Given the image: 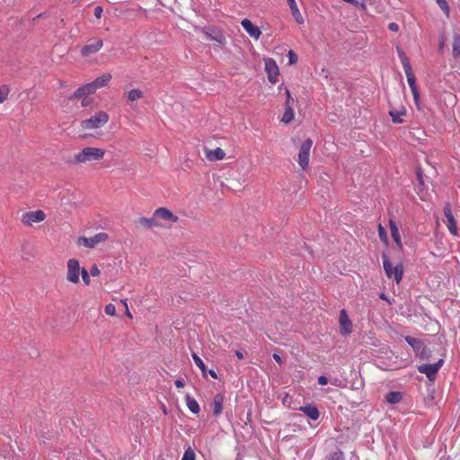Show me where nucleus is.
I'll return each instance as SVG.
<instances>
[{"mask_svg":"<svg viewBox=\"0 0 460 460\" xmlns=\"http://www.w3.org/2000/svg\"><path fill=\"white\" fill-rule=\"evenodd\" d=\"M90 275H92L93 277H97L100 275L101 271L99 270V268L97 267L96 264H93L91 269H90Z\"/></svg>","mask_w":460,"mask_h":460,"instance_id":"a18cd8bd","label":"nucleus"},{"mask_svg":"<svg viewBox=\"0 0 460 460\" xmlns=\"http://www.w3.org/2000/svg\"><path fill=\"white\" fill-rule=\"evenodd\" d=\"M383 266L387 278H394L397 284H399L403 276V267L401 263L393 266L386 254H383Z\"/></svg>","mask_w":460,"mask_h":460,"instance_id":"20e7f679","label":"nucleus"},{"mask_svg":"<svg viewBox=\"0 0 460 460\" xmlns=\"http://www.w3.org/2000/svg\"><path fill=\"white\" fill-rule=\"evenodd\" d=\"M285 93H286V96H287V100H286V102H285V107L293 108V106L295 104V100L292 98L290 91L286 88L285 89Z\"/></svg>","mask_w":460,"mask_h":460,"instance_id":"c9c22d12","label":"nucleus"},{"mask_svg":"<svg viewBox=\"0 0 460 460\" xmlns=\"http://www.w3.org/2000/svg\"><path fill=\"white\" fill-rule=\"evenodd\" d=\"M110 116L106 111H99L89 119L81 121V128L86 130L98 129L108 123Z\"/></svg>","mask_w":460,"mask_h":460,"instance_id":"f03ea898","label":"nucleus"},{"mask_svg":"<svg viewBox=\"0 0 460 460\" xmlns=\"http://www.w3.org/2000/svg\"><path fill=\"white\" fill-rule=\"evenodd\" d=\"M444 215L446 217V225H447L448 231L453 235H457L456 221L453 216L451 206L448 203H447L444 207Z\"/></svg>","mask_w":460,"mask_h":460,"instance_id":"f8f14e48","label":"nucleus"},{"mask_svg":"<svg viewBox=\"0 0 460 460\" xmlns=\"http://www.w3.org/2000/svg\"><path fill=\"white\" fill-rule=\"evenodd\" d=\"M288 6L290 8L291 13H292L293 17L295 18L296 22L298 24H303L304 18L298 9L296 3H290V4H288Z\"/></svg>","mask_w":460,"mask_h":460,"instance_id":"a878e982","label":"nucleus"},{"mask_svg":"<svg viewBox=\"0 0 460 460\" xmlns=\"http://www.w3.org/2000/svg\"><path fill=\"white\" fill-rule=\"evenodd\" d=\"M390 116L392 117V120L394 123H402V119L400 118L402 115L405 114V111H390Z\"/></svg>","mask_w":460,"mask_h":460,"instance_id":"7c9ffc66","label":"nucleus"},{"mask_svg":"<svg viewBox=\"0 0 460 460\" xmlns=\"http://www.w3.org/2000/svg\"><path fill=\"white\" fill-rule=\"evenodd\" d=\"M105 314L111 316H114L116 314V307L113 304H108L105 306Z\"/></svg>","mask_w":460,"mask_h":460,"instance_id":"a19ab883","label":"nucleus"},{"mask_svg":"<svg viewBox=\"0 0 460 460\" xmlns=\"http://www.w3.org/2000/svg\"><path fill=\"white\" fill-rule=\"evenodd\" d=\"M110 240V236L105 232H100L93 236H80L76 240V244L79 247H85L88 249H93L100 244L105 243Z\"/></svg>","mask_w":460,"mask_h":460,"instance_id":"7ed1b4c3","label":"nucleus"},{"mask_svg":"<svg viewBox=\"0 0 460 460\" xmlns=\"http://www.w3.org/2000/svg\"><path fill=\"white\" fill-rule=\"evenodd\" d=\"M125 313H126V315H127L128 318H130V319H132V318H133V316H132V314H131V313H130V311H129L128 307L125 308Z\"/></svg>","mask_w":460,"mask_h":460,"instance_id":"5fc2aeb1","label":"nucleus"},{"mask_svg":"<svg viewBox=\"0 0 460 460\" xmlns=\"http://www.w3.org/2000/svg\"><path fill=\"white\" fill-rule=\"evenodd\" d=\"M388 28H389V30H391L392 31H398V30H399V26H398V24H397V23H395V22H391V23H389Z\"/></svg>","mask_w":460,"mask_h":460,"instance_id":"09e8293b","label":"nucleus"},{"mask_svg":"<svg viewBox=\"0 0 460 460\" xmlns=\"http://www.w3.org/2000/svg\"><path fill=\"white\" fill-rule=\"evenodd\" d=\"M80 276L82 277V280L84 282V286H89L91 279H90V273L87 271L85 268L82 269Z\"/></svg>","mask_w":460,"mask_h":460,"instance_id":"f704fd0d","label":"nucleus"},{"mask_svg":"<svg viewBox=\"0 0 460 460\" xmlns=\"http://www.w3.org/2000/svg\"><path fill=\"white\" fill-rule=\"evenodd\" d=\"M192 358H193L195 364L197 365V367L203 372V374H205L206 366H205L203 360L195 353L192 354Z\"/></svg>","mask_w":460,"mask_h":460,"instance_id":"2f4dec72","label":"nucleus"},{"mask_svg":"<svg viewBox=\"0 0 460 460\" xmlns=\"http://www.w3.org/2000/svg\"><path fill=\"white\" fill-rule=\"evenodd\" d=\"M120 302H121L122 305H124L125 308L128 307L127 300H121Z\"/></svg>","mask_w":460,"mask_h":460,"instance_id":"4d7b16f0","label":"nucleus"},{"mask_svg":"<svg viewBox=\"0 0 460 460\" xmlns=\"http://www.w3.org/2000/svg\"><path fill=\"white\" fill-rule=\"evenodd\" d=\"M241 25L243 30L250 35V37L254 40H258L261 34L260 28L256 25H253L252 22L249 19H243L241 22Z\"/></svg>","mask_w":460,"mask_h":460,"instance_id":"dca6fc26","label":"nucleus"},{"mask_svg":"<svg viewBox=\"0 0 460 460\" xmlns=\"http://www.w3.org/2000/svg\"><path fill=\"white\" fill-rule=\"evenodd\" d=\"M155 217L163 219L164 221H169L172 223H176L179 220V217L175 216L170 209L166 208H159L154 212Z\"/></svg>","mask_w":460,"mask_h":460,"instance_id":"4468645a","label":"nucleus"},{"mask_svg":"<svg viewBox=\"0 0 460 460\" xmlns=\"http://www.w3.org/2000/svg\"><path fill=\"white\" fill-rule=\"evenodd\" d=\"M289 64H296L298 60L296 54L293 50L288 51Z\"/></svg>","mask_w":460,"mask_h":460,"instance_id":"c03bdc74","label":"nucleus"},{"mask_svg":"<svg viewBox=\"0 0 460 460\" xmlns=\"http://www.w3.org/2000/svg\"><path fill=\"white\" fill-rule=\"evenodd\" d=\"M273 358L279 363V364H281L282 363V359H281V357L277 354V353H274L273 354Z\"/></svg>","mask_w":460,"mask_h":460,"instance_id":"3c124183","label":"nucleus"},{"mask_svg":"<svg viewBox=\"0 0 460 460\" xmlns=\"http://www.w3.org/2000/svg\"><path fill=\"white\" fill-rule=\"evenodd\" d=\"M288 6L290 8L291 13H292L293 17L295 18L296 22L298 24H303L304 18L298 9L296 3H290V4H288Z\"/></svg>","mask_w":460,"mask_h":460,"instance_id":"393cba45","label":"nucleus"},{"mask_svg":"<svg viewBox=\"0 0 460 460\" xmlns=\"http://www.w3.org/2000/svg\"><path fill=\"white\" fill-rule=\"evenodd\" d=\"M235 355H236V357H237L239 359H243V353L241 350H236V351H235Z\"/></svg>","mask_w":460,"mask_h":460,"instance_id":"603ef678","label":"nucleus"},{"mask_svg":"<svg viewBox=\"0 0 460 460\" xmlns=\"http://www.w3.org/2000/svg\"><path fill=\"white\" fill-rule=\"evenodd\" d=\"M102 13H103V9H102V6H96L94 8V16L97 19H101L102 18Z\"/></svg>","mask_w":460,"mask_h":460,"instance_id":"49530a36","label":"nucleus"},{"mask_svg":"<svg viewBox=\"0 0 460 460\" xmlns=\"http://www.w3.org/2000/svg\"><path fill=\"white\" fill-rule=\"evenodd\" d=\"M103 47V40L102 39H92L87 44L81 48L80 53L83 58H90L91 56L99 52Z\"/></svg>","mask_w":460,"mask_h":460,"instance_id":"1a4fd4ad","label":"nucleus"},{"mask_svg":"<svg viewBox=\"0 0 460 460\" xmlns=\"http://www.w3.org/2000/svg\"><path fill=\"white\" fill-rule=\"evenodd\" d=\"M9 89L6 86H2L0 88V103H3L8 96Z\"/></svg>","mask_w":460,"mask_h":460,"instance_id":"ea45409f","label":"nucleus"},{"mask_svg":"<svg viewBox=\"0 0 460 460\" xmlns=\"http://www.w3.org/2000/svg\"><path fill=\"white\" fill-rule=\"evenodd\" d=\"M174 384L177 388H182L184 386V382L182 380L178 379L174 382Z\"/></svg>","mask_w":460,"mask_h":460,"instance_id":"8fccbe9b","label":"nucleus"},{"mask_svg":"<svg viewBox=\"0 0 460 460\" xmlns=\"http://www.w3.org/2000/svg\"><path fill=\"white\" fill-rule=\"evenodd\" d=\"M111 79V74H103L100 76H98L94 81H93V84L95 87V90L102 88L108 84V83Z\"/></svg>","mask_w":460,"mask_h":460,"instance_id":"5701e85b","label":"nucleus"},{"mask_svg":"<svg viewBox=\"0 0 460 460\" xmlns=\"http://www.w3.org/2000/svg\"><path fill=\"white\" fill-rule=\"evenodd\" d=\"M453 55L457 57L460 55V39H455L453 42Z\"/></svg>","mask_w":460,"mask_h":460,"instance_id":"58836bf2","label":"nucleus"},{"mask_svg":"<svg viewBox=\"0 0 460 460\" xmlns=\"http://www.w3.org/2000/svg\"><path fill=\"white\" fill-rule=\"evenodd\" d=\"M300 411H302L312 420H318L320 416L317 407L313 403L300 407Z\"/></svg>","mask_w":460,"mask_h":460,"instance_id":"6ab92c4d","label":"nucleus"},{"mask_svg":"<svg viewBox=\"0 0 460 460\" xmlns=\"http://www.w3.org/2000/svg\"><path fill=\"white\" fill-rule=\"evenodd\" d=\"M95 92H96L95 87L93 86V83L91 82L89 84H84L82 87H79L70 97V100L74 101L76 99H80L81 97H83L84 95L88 96L90 94H93Z\"/></svg>","mask_w":460,"mask_h":460,"instance_id":"f3484780","label":"nucleus"},{"mask_svg":"<svg viewBox=\"0 0 460 460\" xmlns=\"http://www.w3.org/2000/svg\"><path fill=\"white\" fill-rule=\"evenodd\" d=\"M312 146L313 140L311 138H306L300 146L297 162L303 170H305L309 165V156Z\"/></svg>","mask_w":460,"mask_h":460,"instance_id":"0eeeda50","label":"nucleus"},{"mask_svg":"<svg viewBox=\"0 0 460 460\" xmlns=\"http://www.w3.org/2000/svg\"><path fill=\"white\" fill-rule=\"evenodd\" d=\"M405 341L409 345H411L414 349L420 344V341L413 337L407 336L405 337Z\"/></svg>","mask_w":460,"mask_h":460,"instance_id":"79ce46f5","label":"nucleus"},{"mask_svg":"<svg viewBox=\"0 0 460 460\" xmlns=\"http://www.w3.org/2000/svg\"><path fill=\"white\" fill-rule=\"evenodd\" d=\"M288 4H290V3H296V0H287Z\"/></svg>","mask_w":460,"mask_h":460,"instance_id":"13d9d810","label":"nucleus"},{"mask_svg":"<svg viewBox=\"0 0 460 460\" xmlns=\"http://www.w3.org/2000/svg\"><path fill=\"white\" fill-rule=\"evenodd\" d=\"M47 217L41 209L24 212L21 217V222L25 226H32L34 224L43 222Z\"/></svg>","mask_w":460,"mask_h":460,"instance_id":"423d86ee","label":"nucleus"},{"mask_svg":"<svg viewBox=\"0 0 460 460\" xmlns=\"http://www.w3.org/2000/svg\"><path fill=\"white\" fill-rule=\"evenodd\" d=\"M80 99H82L81 101V106L82 107H86V106H89L92 102H93V98H90L86 95L81 97Z\"/></svg>","mask_w":460,"mask_h":460,"instance_id":"37998d69","label":"nucleus"},{"mask_svg":"<svg viewBox=\"0 0 460 460\" xmlns=\"http://www.w3.org/2000/svg\"><path fill=\"white\" fill-rule=\"evenodd\" d=\"M295 118L293 108L285 107V112L282 116L281 121L285 124L290 123Z\"/></svg>","mask_w":460,"mask_h":460,"instance_id":"cd10ccee","label":"nucleus"},{"mask_svg":"<svg viewBox=\"0 0 460 460\" xmlns=\"http://www.w3.org/2000/svg\"><path fill=\"white\" fill-rule=\"evenodd\" d=\"M340 326H341V333L342 335H349L352 331V323L349 320L345 310H341L340 313Z\"/></svg>","mask_w":460,"mask_h":460,"instance_id":"2eb2a0df","label":"nucleus"},{"mask_svg":"<svg viewBox=\"0 0 460 460\" xmlns=\"http://www.w3.org/2000/svg\"><path fill=\"white\" fill-rule=\"evenodd\" d=\"M378 235L382 242L386 243L388 242L387 234L385 229L382 226V225H378Z\"/></svg>","mask_w":460,"mask_h":460,"instance_id":"e433bc0d","label":"nucleus"},{"mask_svg":"<svg viewBox=\"0 0 460 460\" xmlns=\"http://www.w3.org/2000/svg\"><path fill=\"white\" fill-rule=\"evenodd\" d=\"M186 405L188 409L194 414H198L200 411L198 402L190 394L186 395Z\"/></svg>","mask_w":460,"mask_h":460,"instance_id":"b1692460","label":"nucleus"},{"mask_svg":"<svg viewBox=\"0 0 460 460\" xmlns=\"http://www.w3.org/2000/svg\"><path fill=\"white\" fill-rule=\"evenodd\" d=\"M195 458H196V455H195L194 450L191 447H188L185 450L181 460H195Z\"/></svg>","mask_w":460,"mask_h":460,"instance_id":"473e14b6","label":"nucleus"},{"mask_svg":"<svg viewBox=\"0 0 460 460\" xmlns=\"http://www.w3.org/2000/svg\"><path fill=\"white\" fill-rule=\"evenodd\" d=\"M404 73L406 75L408 84H409L411 93L413 95L414 102H415L416 106L418 107V109H420V104H419L420 93H419V91H418V88L416 85L415 75L412 72V68H411V65L406 64Z\"/></svg>","mask_w":460,"mask_h":460,"instance_id":"9d476101","label":"nucleus"},{"mask_svg":"<svg viewBox=\"0 0 460 460\" xmlns=\"http://www.w3.org/2000/svg\"><path fill=\"white\" fill-rule=\"evenodd\" d=\"M223 404H224V396L221 394H217L215 395L213 402H212V410L213 413L216 416H218L221 414L223 411Z\"/></svg>","mask_w":460,"mask_h":460,"instance_id":"4be33fe9","label":"nucleus"},{"mask_svg":"<svg viewBox=\"0 0 460 460\" xmlns=\"http://www.w3.org/2000/svg\"><path fill=\"white\" fill-rule=\"evenodd\" d=\"M205 155L208 161L215 162L223 160L226 157V153L222 148L217 147L213 150H206Z\"/></svg>","mask_w":460,"mask_h":460,"instance_id":"a211bd4d","label":"nucleus"},{"mask_svg":"<svg viewBox=\"0 0 460 460\" xmlns=\"http://www.w3.org/2000/svg\"><path fill=\"white\" fill-rule=\"evenodd\" d=\"M323 460H344V455L341 450L337 449L336 451L326 456Z\"/></svg>","mask_w":460,"mask_h":460,"instance_id":"c756f323","label":"nucleus"},{"mask_svg":"<svg viewBox=\"0 0 460 460\" xmlns=\"http://www.w3.org/2000/svg\"><path fill=\"white\" fill-rule=\"evenodd\" d=\"M82 269L78 260L69 259L66 262V280L75 285L78 284Z\"/></svg>","mask_w":460,"mask_h":460,"instance_id":"39448f33","label":"nucleus"},{"mask_svg":"<svg viewBox=\"0 0 460 460\" xmlns=\"http://www.w3.org/2000/svg\"><path fill=\"white\" fill-rule=\"evenodd\" d=\"M385 399L389 403H397L402 399V395L400 392H389Z\"/></svg>","mask_w":460,"mask_h":460,"instance_id":"bb28decb","label":"nucleus"},{"mask_svg":"<svg viewBox=\"0 0 460 460\" xmlns=\"http://www.w3.org/2000/svg\"><path fill=\"white\" fill-rule=\"evenodd\" d=\"M318 384L321 385H325L328 384V378L324 376H321L318 377Z\"/></svg>","mask_w":460,"mask_h":460,"instance_id":"de8ad7c7","label":"nucleus"},{"mask_svg":"<svg viewBox=\"0 0 460 460\" xmlns=\"http://www.w3.org/2000/svg\"><path fill=\"white\" fill-rule=\"evenodd\" d=\"M203 34L206 36L207 40L216 41L220 45L226 44V39L223 32L216 28H204L202 29Z\"/></svg>","mask_w":460,"mask_h":460,"instance_id":"9b49d317","label":"nucleus"},{"mask_svg":"<svg viewBox=\"0 0 460 460\" xmlns=\"http://www.w3.org/2000/svg\"><path fill=\"white\" fill-rule=\"evenodd\" d=\"M144 94L140 89H132L128 93V100L130 102L137 101L143 98Z\"/></svg>","mask_w":460,"mask_h":460,"instance_id":"c85d7f7f","label":"nucleus"},{"mask_svg":"<svg viewBox=\"0 0 460 460\" xmlns=\"http://www.w3.org/2000/svg\"><path fill=\"white\" fill-rule=\"evenodd\" d=\"M436 2L443 12H445L447 14L449 13V5L447 0H436Z\"/></svg>","mask_w":460,"mask_h":460,"instance_id":"4c0bfd02","label":"nucleus"},{"mask_svg":"<svg viewBox=\"0 0 460 460\" xmlns=\"http://www.w3.org/2000/svg\"><path fill=\"white\" fill-rule=\"evenodd\" d=\"M105 154L106 151L102 148L87 146L75 154L70 163L81 165L87 163L99 162L104 158Z\"/></svg>","mask_w":460,"mask_h":460,"instance_id":"f257e3e1","label":"nucleus"},{"mask_svg":"<svg viewBox=\"0 0 460 460\" xmlns=\"http://www.w3.org/2000/svg\"><path fill=\"white\" fill-rule=\"evenodd\" d=\"M208 373H209V375H210L213 378H215V379H217V373H216V371H215V370L210 369Z\"/></svg>","mask_w":460,"mask_h":460,"instance_id":"864d4df0","label":"nucleus"},{"mask_svg":"<svg viewBox=\"0 0 460 460\" xmlns=\"http://www.w3.org/2000/svg\"><path fill=\"white\" fill-rule=\"evenodd\" d=\"M397 52H398L400 59H401L403 70H405L406 64L411 65L410 61H409L408 58L406 57L405 53L400 48H397Z\"/></svg>","mask_w":460,"mask_h":460,"instance_id":"72a5a7b5","label":"nucleus"},{"mask_svg":"<svg viewBox=\"0 0 460 460\" xmlns=\"http://www.w3.org/2000/svg\"><path fill=\"white\" fill-rule=\"evenodd\" d=\"M265 71L268 75L269 81L272 84L277 82V78L279 75V66L276 61L272 58L265 59Z\"/></svg>","mask_w":460,"mask_h":460,"instance_id":"ddd939ff","label":"nucleus"},{"mask_svg":"<svg viewBox=\"0 0 460 460\" xmlns=\"http://www.w3.org/2000/svg\"><path fill=\"white\" fill-rule=\"evenodd\" d=\"M358 6H360V7H361L362 9H364V10L367 8V4H366V3H365V2H361V3H359V4H358Z\"/></svg>","mask_w":460,"mask_h":460,"instance_id":"6e6d98bb","label":"nucleus"},{"mask_svg":"<svg viewBox=\"0 0 460 460\" xmlns=\"http://www.w3.org/2000/svg\"><path fill=\"white\" fill-rule=\"evenodd\" d=\"M390 230H391V235L398 248L401 250L402 249V243L401 239V234L399 228L397 227L396 224L393 221H389Z\"/></svg>","mask_w":460,"mask_h":460,"instance_id":"412c9836","label":"nucleus"},{"mask_svg":"<svg viewBox=\"0 0 460 460\" xmlns=\"http://www.w3.org/2000/svg\"><path fill=\"white\" fill-rule=\"evenodd\" d=\"M137 224L138 226L148 229L153 227H162V225L157 221L155 216H153L152 217H139L137 220Z\"/></svg>","mask_w":460,"mask_h":460,"instance_id":"aec40b11","label":"nucleus"},{"mask_svg":"<svg viewBox=\"0 0 460 460\" xmlns=\"http://www.w3.org/2000/svg\"><path fill=\"white\" fill-rule=\"evenodd\" d=\"M444 364V359L440 358L437 363L434 364H422L418 366V371L424 374L429 381L436 379L437 374L440 367Z\"/></svg>","mask_w":460,"mask_h":460,"instance_id":"6e6552de","label":"nucleus"}]
</instances>
